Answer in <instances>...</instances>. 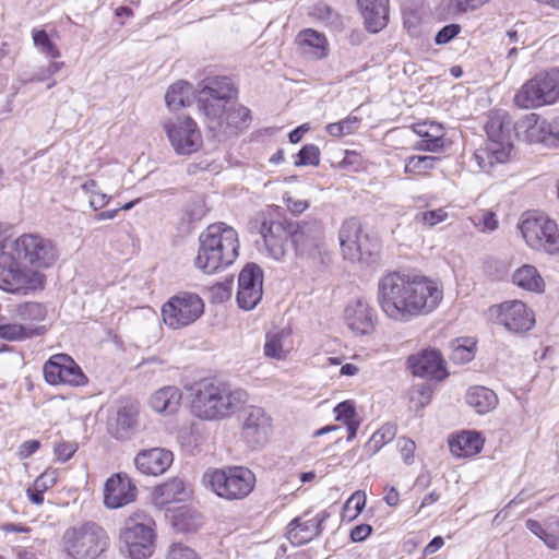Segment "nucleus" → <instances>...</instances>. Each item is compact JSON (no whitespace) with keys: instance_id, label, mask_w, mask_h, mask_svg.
Returning <instances> with one entry per match:
<instances>
[{"instance_id":"obj_32","label":"nucleus","mask_w":559,"mask_h":559,"mask_svg":"<svg viewBox=\"0 0 559 559\" xmlns=\"http://www.w3.org/2000/svg\"><path fill=\"white\" fill-rule=\"evenodd\" d=\"M465 400L467 405L480 415L491 412L498 405L497 394L492 390L480 385L472 386L467 391Z\"/></svg>"},{"instance_id":"obj_5","label":"nucleus","mask_w":559,"mask_h":559,"mask_svg":"<svg viewBox=\"0 0 559 559\" xmlns=\"http://www.w3.org/2000/svg\"><path fill=\"white\" fill-rule=\"evenodd\" d=\"M248 228L250 233L262 237L267 255L275 260H281L286 254L289 239L296 250L307 249L302 238L309 228H298V224L281 218L271 209L257 213L250 219Z\"/></svg>"},{"instance_id":"obj_6","label":"nucleus","mask_w":559,"mask_h":559,"mask_svg":"<svg viewBox=\"0 0 559 559\" xmlns=\"http://www.w3.org/2000/svg\"><path fill=\"white\" fill-rule=\"evenodd\" d=\"M22 261L7 243L5 235L0 231V289L26 295L44 288L46 276L22 264Z\"/></svg>"},{"instance_id":"obj_46","label":"nucleus","mask_w":559,"mask_h":559,"mask_svg":"<svg viewBox=\"0 0 559 559\" xmlns=\"http://www.w3.org/2000/svg\"><path fill=\"white\" fill-rule=\"evenodd\" d=\"M35 47L49 58L57 59L60 57V50L52 43L44 29H34L32 33Z\"/></svg>"},{"instance_id":"obj_40","label":"nucleus","mask_w":559,"mask_h":559,"mask_svg":"<svg viewBox=\"0 0 559 559\" xmlns=\"http://www.w3.org/2000/svg\"><path fill=\"white\" fill-rule=\"evenodd\" d=\"M289 332L282 330L274 334H267L264 344V354L267 357L283 359L289 352Z\"/></svg>"},{"instance_id":"obj_35","label":"nucleus","mask_w":559,"mask_h":559,"mask_svg":"<svg viewBox=\"0 0 559 559\" xmlns=\"http://www.w3.org/2000/svg\"><path fill=\"white\" fill-rule=\"evenodd\" d=\"M189 492L183 480L174 478L155 488V499L158 504L164 506L174 501H183Z\"/></svg>"},{"instance_id":"obj_7","label":"nucleus","mask_w":559,"mask_h":559,"mask_svg":"<svg viewBox=\"0 0 559 559\" xmlns=\"http://www.w3.org/2000/svg\"><path fill=\"white\" fill-rule=\"evenodd\" d=\"M108 546L107 533L95 522L69 526L60 539L66 559H97Z\"/></svg>"},{"instance_id":"obj_63","label":"nucleus","mask_w":559,"mask_h":559,"mask_svg":"<svg viewBox=\"0 0 559 559\" xmlns=\"http://www.w3.org/2000/svg\"><path fill=\"white\" fill-rule=\"evenodd\" d=\"M365 503H366L365 493L357 491V492L353 493L352 497L347 500L345 507L348 508L350 504H354V508L356 510V513L354 516H356L362 511Z\"/></svg>"},{"instance_id":"obj_45","label":"nucleus","mask_w":559,"mask_h":559,"mask_svg":"<svg viewBox=\"0 0 559 559\" xmlns=\"http://www.w3.org/2000/svg\"><path fill=\"white\" fill-rule=\"evenodd\" d=\"M394 436L395 427L392 425H384L371 436L365 449L368 453L376 454L385 443L393 440Z\"/></svg>"},{"instance_id":"obj_56","label":"nucleus","mask_w":559,"mask_h":559,"mask_svg":"<svg viewBox=\"0 0 559 559\" xmlns=\"http://www.w3.org/2000/svg\"><path fill=\"white\" fill-rule=\"evenodd\" d=\"M542 540L550 549H559V521L555 523V527L547 526Z\"/></svg>"},{"instance_id":"obj_60","label":"nucleus","mask_w":559,"mask_h":559,"mask_svg":"<svg viewBox=\"0 0 559 559\" xmlns=\"http://www.w3.org/2000/svg\"><path fill=\"white\" fill-rule=\"evenodd\" d=\"M372 532V527L369 524H360L355 526L350 532V538L353 542H364Z\"/></svg>"},{"instance_id":"obj_52","label":"nucleus","mask_w":559,"mask_h":559,"mask_svg":"<svg viewBox=\"0 0 559 559\" xmlns=\"http://www.w3.org/2000/svg\"><path fill=\"white\" fill-rule=\"evenodd\" d=\"M461 32V25L449 24L443 26L435 36V43L437 45H445L455 38Z\"/></svg>"},{"instance_id":"obj_26","label":"nucleus","mask_w":559,"mask_h":559,"mask_svg":"<svg viewBox=\"0 0 559 559\" xmlns=\"http://www.w3.org/2000/svg\"><path fill=\"white\" fill-rule=\"evenodd\" d=\"M345 322L356 335H368L374 329V316L370 305L362 299L350 302L345 308Z\"/></svg>"},{"instance_id":"obj_18","label":"nucleus","mask_w":559,"mask_h":559,"mask_svg":"<svg viewBox=\"0 0 559 559\" xmlns=\"http://www.w3.org/2000/svg\"><path fill=\"white\" fill-rule=\"evenodd\" d=\"M44 377L52 385L69 384L80 386L87 382V378L81 368L66 354H57L50 357L44 365Z\"/></svg>"},{"instance_id":"obj_12","label":"nucleus","mask_w":559,"mask_h":559,"mask_svg":"<svg viewBox=\"0 0 559 559\" xmlns=\"http://www.w3.org/2000/svg\"><path fill=\"white\" fill-rule=\"evenodd\" d=\"M7 243L28 267L39 271L51 267L59 259V250L52 240L39 234H23Z\"/></svg>"},{"instance_id":"obj_64","label":"nucleus","mask_w":559,"mask_h":559,"mask_svg":"<svg viewBox=\"0 0 559 559\" xmlns=\"http://www.w3.org/2000/svg\"><path fill=\"white\" fill-rule=\"evenodd\" d=\"M55 477L52 473H43L37 479L34 481V486L36 489L47 490L49 487L53 486Z\"/></svg>"},{"instance_id":"obj_53","label":"nucleus","mask_w":559,"mask_h":559,"mask_svg":"<svg viewBox=\"0 0 559 559\" xmlns=\"http://www.w3.org/2000/svg\"><path fill=\"white\" fill-rule=\"evenodd\" d=\"M399 448L403 462L408 465L413 464L416 450L415 442L409 438L403 437L399 440Z\"/></svg>"},{"instance_id":"obj_19","label":"nucleus","mask_w":559,"mask_h":559,"mask_svg":"<svg viewBox=\"0 0 559 559\" xmlns=\"http://www.w3.org/2000/svg\"><path fill=\"white\" fill-rule=\"evenodd\" d=\"M491 311L497 316V322L511 333H525L535 324L534 312L520 300L504 301Z\"/></svg>"},{"instance_id":"obj_27","label":"nucleus","mask_w":559,"mask_h":559,"mask_svg":"<svg viewBox=\"0 0 559 559\" xmlns=\"http://www.w3.org/2000/svg\"><path fill=\"white\" fill-rule=\"evenodd\" d=\"M368 31L378 33L389 21V0H357Z\"/></svg>"},{"instance_id":"obj_51","label":"nucleus","mask_w":559,"mask_h":559,"mask_svg":"<svg viewBox=\"0 0 559 559\" xmlns=\"http://www.w3.org/2000/svg\"><path fill=\"white\" fill-rule=\"evenodd\" d=\"M167 557L168 559H199L192 548L181 543L173 544L168 550Z\"/></svg>"},{"instance_id":"obj_9","label":"nucleus","mask_w":559,"mask_h":559,"mask_svg":"<svg viewBox=\"0 0 559 559\" xmlns=\"http://www.w3.org/2000/svg\"><path fill=\"white\" fill-rule=\"evenodd\" d=\"M559 99V69L551 68L535 74L514 95V104L522 109L552 105Z\"/></svg>"},{"instance_id":"obj_29","label":"nucleus","mask_w":559,"mask_h":559,"mask_svg":"<svg viewBox=\"0 0 559 559\" xmlns=\"http://www.w3.org/2000/svg\"><path fill=\"white\" fill-rule=\"evenodd\" d=\"M414 132L421 139L415 148L425 152H438L444 145L443 128L435 122H421L413 126Z\"/></svg>"},{"instance_id":"obj_36","label":"nucleus","mask_w":559,"mask_h":559,"mask_svg":"<svg viewBox=\"0 0 559 559\" xmlns=\"http://www.w3.org/2000/svg\"><path fill=\"white\" fill-rule=\"evenodd\" d=\"M191 94V85L186 81H178L170 85L169 88L167 90L165 95V102L169 109L178 110L182 107L190 105Z\"/></svg>"},{"instance_id":"obj_62","label":"nucleus","mask_w":559,"mask_h":559,"mask_svg":"<svg viewBox=\"0 0 559 559\" xmlns=\"http://www.w3.org/2000/svg\"><path fill=\"white\" fill-rule=\"evenodd\" d=\"M110 199V195L98 191L90 195V205L93 210L97 211L106 206L109 203Z\"/></svg>"},{"instance_id":"obj_30","label":"nucleus","mask_w":559,"mask_h":559,"mask_svg":"<svg viewBox=\"0 0 559 559\" xmlns=\"http://www.w3.org/2000/svg\"><path fill=\"white\" fill-rule=\"evenodd\" d=\"M484 447V439L477 431H462L449 439L451 453L456 457H471L478 454Z\"/></svg>"},{"instance_id":"obj_55","label":"nucleus","mask_w":559,"mask_h":559,"mask_svg":"<svg viewBox=\"0 0 559 559\" xmlns=\"http://www.w3.org/2000/svg\"><path fill=\"white\" fill-rule=\"evenodd\" d=\"M206 214V207L202 200H197L188 205L186 215L190 222H198Z\"/></svg>"},{"instance_id":"obj_54","label":"nucleus","mask_w":559,"mask_h":559,"mask_svg":"<svg viewBox=\"0 0 559 559\" xmlns=\"http://www.w3.org/2000/svg\"><path fill=\"white\" fill-rule=\"evenodd\" d=\"M78 445L73 442H60L55 447V454L61 462H67L76 452Z\"/></svg>"},{"instance_id":"obj_38","label":"nucleus","mask_w":559,"mask_h":559,"mask_svg":"<svg viewBox=\"0 0 559 559\" xmlns=\"http://www.w3.org/2000/svg\"><path fill=\"white\" fill-rule=\"evenodd\" d=\"M202 515L188 507H183L173 516V526L181 533H192L201 527Z\"/></svg>"},{"instance_id":"obj_61","label":"nucleus","mask_w":559,"mask_h":559,"mask_svg":"<svg viewBox=\"0 0 559 559\" xmlns=\"http://www.w3.org/2000/svg\"><path fill=\"white\" fill-rule=\"evenodd\" d=\"M286 206L293 214H301L309 207V203L305 200L294 199L292 197L285 198Z\"/></svg>"},{"instance_id":"obj_42","label":"nucleus","mask_w":559,"mask_h":559,"mask_svg":"<svg viewBox=\"0 0 559 559\" xmlns=\"http://www.w3.org/2000/svg\"><path fill=\"white\" fill-rule=\"evenodd\" d=\"M439 157L431 155H413L405 159L404 173L411 176H423L433 169Z\"/></svg>"},{"instance_id":"obj_2","label":"nucleus","mask_w":559,"mask_h":559,"mask_svg":"<svg viewBox=\"0 0 559 559\" xmlns=\"http://www.w3.org/2000/svg\"><path fill=\"white\" fill-rule=\"evenodd\" d=\"M237 91L226 76L206 78L198 90V106L205 116L211 130L238 129L250 119V110L236 106Z\"/></svg>"},{"instance_id":"obj_16","label":"nucleus","mask_w":559,"mask_h":559,"mask_svg":"<svg viewBox=\"0 0 559 559\" xmlns=\"http://www.w3.org/2000/svg\"><path fill=\"white\" fill-rule=\"evenodd\" d=\"M272 433V418L259 406L245 408L241 424V437L252 449L265 445Z\"/></svg>"},{"instance_id":"obj_28","label":"nucleus","mask_w":559,"mask_h":559,"mask_svg":"<svg viewBox=\"0 0 559 559\" xmlns=\"http://www.w3.org/2000/svg\"><path fill=\"white\" fill-rule=\"evenodd\" d=\"M139 407L134 403L122 405L110 425V433L119 440L130 439L138 426Z\"/></svg>"},{"instance_id":"obj_48","label":"nucleus","mask_w":559,"mask_h":559,"mask_svg":"<svg viewBox=\"0 0 559 559\" xmlns=\"http://www.w3.org/2000/svg\"><path fill=\"white\" fill-rule=\"evenodd\" d=\"M320 163V151L314 144H307L297 154L295 166H317Z\"/></svg>"},{"instance_id":"obj_15","label":"nucleus","mask_w":559,"mask_h":559,"mask_svg":"<svg viewBox=\"0 0 559 559\" xmlns=\"http://www.w3.org/2000/svg\"><path fill=\"white\" fill-rule=\"evenodd\" d=\"M204 311L203 300L193 293H180L173 296L162 308L166 325L177 330L197 321Z\"/></svg>"},{"instance_id":"obj_20","label":"nucleus","mask_w":559,"mask_h":559,"mask_svg":"<svg viewBox=\"0 0 559 559\" xmlns=\"http://www.w3.org/2000/svg\"><path fill=\"white\" fill-rule=\"evenodd\" d=\"M263 272L255 263H248L239 273L237 302L240 308L251 310L263 295Z\"/></svg>"},{"instance_id":"obj_23","label":"nucleus","mask_w":559,"mask_h":559,"mask_svg":"<svg viewBox=\"0 0 559 559\" xmlns=\"http://www.w3.org/2000/svg\"><path fill=\"white\" fill-rule=\"evenodd\" d=\"M174 454L165 448H152L140 451L134 457L136 469L148 476L163 475L173 464Z\"/></svg>"},{"instance_id":"obj_11","label":"nucleus","mask_w":559,"mask_h":559,"mask_svg":"<svg viewBox=\"0 0 559 559\" xmlns=\"http://www.w3.org/2000/svg\"><path fill=\"white\" fill-rule=\"evenodd\" d=\"M155 521L144 511H135L126 521L120 539L132 559L152 556L155 540Z\"/></svg>"},{"instance_id":"obj_31","label":"nucleus","mask_w":559,"mask_h":559,"mask_svg":"<svg viewBox=\"0 0 559 559\" xmlns=\"http://www.w3.org/2000/svg\"><path fill=\"white\" fill-rule=\"evenodd\" d=\"M181 399L182 393L177 386L167 385L155 391L148 403L154 412L170 415L178 411Z\"/></svg>"},{"instance_id":"obj_43","label":"nucleus","mask_w":559,"mask_h":559,"mask_svg":"<svg viewBox=\"0 0 559 559\" xmlns=\"http://www.w3.org/2000/svg\"><path fill=\"white\" fill-rule=\"evenodd\" d=\"M308 227L307 234L304 236V241L307 243V249L305 251L296 250L301 255L314 257L320 249L321 246V228L318 224H304L298 225V228Z\"/></svg>"},{"instance_id":"obj_44","label":"nucleus","mask_w":559,"mask_h":559,"mask_svg":"<svg viewBox=\"0 0 559 559\" xmlns=\"http://www.w3.org/2000/svg\"><path fill=\"white\" fill-rule=\"evenodd\" d=\"M360 119L356 116H348L345 119L329 123L325 127L326 132L334 138H343L353 134L359 128Z\"/></svg>"},{"instance_id":"obj_22","label":"nucleus","mask_w":559,"mask_h":559,"mask_svg":"<svg viewBox=\"0 0 559 559\" xmlns=\"http://www.w3.org/2000/svg\"><path fill=\"white\" fill-rule=\"evenodd\" d=\"M522 124L526 127V136L530 142L559 147V117L551 121H546L540 120L536 114H530L525 116Z\"/></svg>"},{"instance_id":"obj_57","label":"nucleus","mask_w":559,"mask_h":559,"mask_svg":"<svg viewBox=\"0 0 559 559\" xmlns=\"http://www.w3.org/2000/svg\"><path fill=\"white\" fill-rule=\"evenodd\" d=\"M474 358V353L471 347L459 344L453 348L452 360L459 364H465Z\"/></svg>"},{"instance_id":"obj_10","label":"nucleus","mask_w":559,"mask_h":559,"mask_svg":"<svg viewBox=\"0 0 559 559\" xmlns=\"http://www.w3.org/2000/svg\"><path fill=\"white\" fill-rule=\"evenodd\" d=\"M519 229L530 248L559 254V228L548 216L536 212L524 213Z\"/></svg>"},{"instance_id":"obj_47","label":"nucleus","mask_w":559,"mask_h":559,"mask_svg":"<svg viewBox=\"0 0 559 559\" xmlns=\"http://www.w3.org/2000/svg\"><path fill=\"white\" fill-rule=\"evenodd\" d=\"M488 2L489 0H449L447 3V15L454 16L468 11H475Z\"/></svg>"},{"instance_id":"obj_13","label":"nucleus","mask_w":559,"mask_h":559,"mask_svg":"<svg viewBox=\"0 0 559 559\" xmlns=\"http://www.w3.org/2000/svg\"><path fill=\"white\" fill-rule=\"evenodd\" d=\"M485 130L491 144L486 148L477 150L474 154V158L481 169L486 168V158L489 159V164L504 163L511 151V121L506 112H496L489 116Z\"/></svg>"},{"instance_id":"obj_24","label":"nucleus","mask_w":559,"mask_h":559,"mask_svg":"<svg viewBox=\"0 0 559 559\" xmlns=\"http://www.w3.org/2000/svg\"><path fill=\"white\" fill-rule=\"evenodd\" d=\"M326 511L318 513L312 519L296 518L287 526V538L296 546L305 545L322 532V524L329 519Z\"/></svg>"},{"instance_id":"obj_25","label":"nucleus","mask_w":559,"mask_h":559,"mask_svg":"<svg viewBox=\"0 0 559 559\" xmlns=\"http://www.w3.org/2000/svg\"><path fill=\"white\" fill-rule=\"evenodd\" d=\"M408 367L417 377H432L441 380L447 376L443 358L437 349H424L411 356Z\"/></svg>"},{"instance_id":"obj_4","label":"nucleus","mask_w":559,"mask_h":559,"mask_svg":"<svg viewBox=\"0 0 559 559\" xmlns=\"http://www.w3.org/2000/svg\"><path fill=\"white\" fill-rule=\"evenodd\" d=\"M238 233L223 222L211 224L199 237L194 265L205 274H213L231 265L238 257Z\"/></svg>"},{"instance_id":"obj_1","label":"nucleus","mask_w":559,"mask_h":559,"mask_svg":"<svg viewBox=\"0 0 559 559\" xmlns=\"http://www.w3.org/2000/svg\"><path fill=\"white\" fill-rule=\"evenodd\" d=\"M443 299L437 280L420 274L389 272L377 285V301L392 321L407 323L432 313Z\"/></svg>"},{"instance_id":"obj_3","label":"nucleus","mask_w":559,"mask_h":559,"mask_svg":"<svg viewBox=\"0 0 559 559\" xmlns=\"http://www.w3.org/2000/svg\"><path fill=\"white\" fill-rule=\"evenodd\" d=\"M246 391L226 382L202 380L192 388L191 408L195 416L206 420L231 417L247 402Z\"/></svg>"},{"instance_id":"obj_41","label":"nucleus","mask_w":559,"mask_h":559,"mask_svg":"<svg viewBox=\"0 0 559 559\" xmlns=\"http://www.w3.org/2000/svg\"><path fill=\"white\" fill-rule=\"evenodd\" d=\"M334 413L336 420L343 421L344 425L347 427V440H353L356 437L359 427V419L355 411L354 404L350 401L341 402L335 406Z\"/></svg>"},{"instance_id":"obj_8","label":"nucleus","mask_w":559,"mask_h":559,"mask_svg":"<svg viewBox=\"0 0 559 559\" xmlns=\"http://www.w3.org/2000/svg\"><path fill=\"white\" fill-rule=\"evenodd\" d=\"M203 478L218 497L229 501L245 499L255 486L254 474L243 466L211 469Z\"/></svg>"},{"instance_id":"obj_58","label":"nucleus","mask_w":559,"mask_h":559,"mask_svg":"<svg viewBox=\"0 0 559 559\" xmlns=\"http://www.w3.org/2000/svg\"><path fill=\"white\" fill-rule=\"evenodd\" d=\"M40 448V442L38 440H27L24 441L17 450V455L20 459H27L33 455Z\"/></svg>"},{"instance_id":"obj_50","label":"nucleus","mask_w":559,"mask_h":559,"mask_svg":"<svg viewBox=\"0 0 559 559\" xmlns=\"http://www.w3.org/2000/svg\"><path fill=\"white\" fill-rule=\"evenodd\" d=\"M424 224L432 227L448 218V213L443 209H436L431 211L421 212L417 215Z\"/></svg>"},{"instance_id":"obj_14","label":"nucleus","mask_w":559,"mask_h":559,"mask_svg":"<svg viewBox=\"0 0 559 559\" xmlns=\"http://www.w3.org/2000/svg\"><path fill=\"white\" fill-rule=\"evenodd\" d=\"M340 245L343 257L350 262L369 263L379 250L377 239H371L364 234L356 218H349L343 223L340 229Z\"/></svg>"},{"instance_id":"obj_59","label":"nucleus","mask_w":559,"mask_h":559,"mask_svg":"<svg viewBox=\"0 0 559 559\" xmlns=\"http://www.w3.org/2000/svg\"><path fill=\"white\" fill-rule=\"evenodd\" d=\"M62 67H63V62H57V61L50 62L46 69H43V70H40V72L35 74L33 76V80L44 81V80L52 76L57 72H59L62 69Z\"/></svg>"},{"instance_id":"obj_34","label":"nucleus","mask_w":559,"mask_h":559,"mask_svg":"<svg viewBox=\"0 0 559 559\" xmlns=\"http://www.w3.org/2000/svg\"><path fill=\"white\" fill-rule=\"evenodd\" d=\"M514 285L534 293L544 292L545 282L537 269L530 264H524L514 271L512 275Z\"/></svg>"},{"instance_id":"obj_21","label":"nucleus","mask_w":559,"mask_h":559,"mask_svg":"<svg viewBox=\"0 0 559 559\" xmlns=\"http://www.w3.org/2000/svg\"><path fill=\"white\" fill-rule=\"evenodd\" d=\"M138 488L126 473L111 475L104 485V504L108 509H119L135 501Z\"/></svg>"},{"instance_id":"obj_39","label":"nucleus","mask_w":559,"mask_h":559,"mask_svg":"<svg viewBox=\"0 0 559 559\" xmlns=\"http://www.w3.org/2000/svg\"><path fill=\"white\" fill-rule=\"evenodd\" d=\"M39 333V329L31 324H23L20 321L13 323L0 322V338L9 342H17L29 338Z\"/></svg>"},{"instance_id":"obj_49","label":"nucleus","mask_w":559,"mask_h":559,"mask_svg":"<svg viewBox=\"0 0 559 559\" xmlns=\"http://www.w3.org/2000/svg\"><path fill=\"white\" fill-rule=\"evenodd\" d=\"M472 223L483 233H490L498 228V219L491 211H480L472 217Z\"/></svg>"},{"instance_id":"obj_33","label":"nucleus","mask_w":559,"mask_h":559,"mask_svg":"<svg viewBox=\"0 0 559 559\" xmlns=\"http://www.w3.org/2000/svg\"><path fill=\"white\" fill-rule=\"evenodd\" d=\"M296 40L302 47L304 53L311 58L322 59L326 56V39L319 32L310 28L301 31Z\"/></svg>"},{"instance_id":"obj_37","label":"nucleus","mask_w":559,"mask_h":559,"mask_svg":"<svg viewBox=\"0 0 559 559\" xmlns=\"http://www.w3.org/2000/svg\"><path fill=\"white\" fill-rule=\"evenodd\" d=\"M46 308L39 302H23L12 310V318L23 324H31L40 322L46 318Z\"/></svg>"},{"instance_id":"obj_17","label":"nucleus","mask_w":559,"mask_h":559,"mask_svg":"<svg viewBox=\"0 0 559 559\" xmlns=\"http://www.w3.org/2000/svg\"><path fill=\"white\" fill-rule=\"evenodd\" d=\"M165 131L177 154L190 155L202 145V136L197 123L189 117L168 121L165 123Z\"/></svg>"}]
</instances>
